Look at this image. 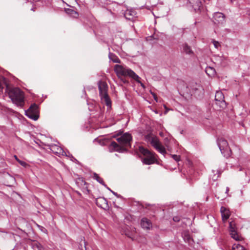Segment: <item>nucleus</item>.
<instances>
[{
	"label": "nucleus",
	"mask_w": 250,
	"mask_h": 250,
	"mask_svg": "<svg viewBox=\"0 0 250 250\" xmlns=\"http://www.w3.org/2000/svg\"><path fill=\"white\" fill-rule=\"evenodd\" d=\"M132 140L131 134L128 133H124L121 137L117 138V141L119 144L115 142H112L109 146V149L118 152H123L125 150V147L130 146V142Z\"/></svg>",
	"instance_id": "f257e3e1"
},
{
	"label": "nucleus",
	"mask_w": 250,
	"mask_h": 250,
	"mask_svg": "<svg viewBox=\"0 0 250 250\" xmlns=\"http://www.w3.org/2000/svg\"><path fill=\"white\" fill-rule=\"evenodd\" d=\"M6 90L9 97L12 102L18 106H22L24 104V94L22 91L18 87L10 88L6 86Z\"/></svg>",
	"instance_id": "f03ea898"
},
{
	"label": "nucleus",
	"mask_w": 250,
	"mask_h": 250,
	"mask_svg": "<svg viewBox=\"0 0 250 250\" xmlns=\"http://www.w3.org/2000/svg\"><path fill=\"white\" fill-rule=\"evenodd\" d=\"M114 71L118 77L128 76L137 82L140 83V77L132 70L121 65L116 64L114 66Z\"/></svg>",
	"instance_id": "7ed1b4c3"
},
{
	"label": "nucleus",
	"mask_w": 250,
	"mask_h": 250,
	"mask_svg": "<svg viewBox=\"0 0 250 250\" xmlns=\"http://www.w3.org/2000/svg\"><path fill=\"white\" fill-rule=\"evenodd\" d=\"M98 88L102 103L105 104L107 106L110 107L111 102L107 93V84L105 82L99 81L98 83Z\"/></svg>",
	"instance_id": "20e7f679"
},
{
	"label": "nucleus",
	"mask_w": 250,
	"mask_h": 250,
	"mask_svg": "<svg viewBox=\"0 0 250 250\" xmlns=\"http://www.w3.org/2000/svg\"><path fill=\"white\" fill-rule=\"evenodd\" d=\"M146 139L160 153L163 155L166 153L165 148L161 144L157 137L151 135H147L146 136Z\"/></svg>",
	"instance_id": "39448f33"
},
{
	"label": "nucleus",
	"mask_w": 250,
	"mask_h": 250,
	"mask_svg": "<svg viewBox=\"0 0 250 250\" xmlns=\"http://www.w3.org/2000/svg\"><path fill=\"white\" fill-rule=\"evenodd\" d=\"M139 151L145 156V158L142 160L145 164L151 165L155 162L156 160L155 153L143 147H139Z\"/></svg>",
	"instance_id": "423d86ee"
},
{
	"label": "nucleus",
	"mask_w": 250,
	"mask_h": 250,
	"mask_svg": "<svg viewBox=\"0 0 250 250\" xmlns=\"http://www.w3.org/2000/svg\"><path fill=\"white\" fill-rule=\"evenodd\" d=\"M217 144L221 153L224 157L228 158L231 155V150L226 140L222 138H220L218 140Z\"/></svg>",
	"instance_id": "0eeeda50"
},
{
	"label": "nucleus",
	"mask_w": 250,
	"mask_h": 250,
	"mask_svg": "<svg viewBox=\"0 0 250 250\" xmlns=\"http://www.w3.org/2000/svg\"><path fill=\"white\" fill-rule=\"evenodd\" d=\"M25 115L34 121L37 120L39 117L38 105L35 104H32L29 108L25 111Z\"/></svg>",
	"instance_id": "6e6552de"
},
{
	"label": "nucleus",
	"mask_w": 250,
	"mask_h": 250,
	"mask_svg": "<svg viewBox=\"0 0 250 250\" xmlns=\"http://www.w3.org/2000/svg\"><path fill=\"white\" fill-rule=\"evenodd\" d=\"M215 103L220 108H223L226 106V104L224 100V96L221 91H217L215 96Z\"/></svg>",
	"instance_id": "1a4fd4ad"
},
{
	"label": "nucleus",
	"mask_w": 250,
	"mask_h": 250,
	"mask_svg": "<svg viewBox=\"0 0 250 250\" xmlns=\"http://www.w3.org/2000/svg\"><path fill=\"white\" fill-rule=\"evenodd\" d=\"M190 87L192 90L191 92L196 95L199 96L201 94L203 93V88L199 84L196 83H193Z\"/></svg>",
	"instance_id": "9d476101"
},
{
	"label": "nucleus",
	"mask_w": 250,
	"mask_h": 250,
	"mask_svg": "<svg viewBox=\"0 0 250 250\" xmlns=\"http://www.w3.org/2000/svg\"><path fill=\"white\" fill-rule=\"evenodd\" d=\"M213 19L215 23H223L225 21V16L222 13L216 12L214 14Z\"/></svg>",
	"instance_id": "9b49d317"
},
{
	"label": "nucleus",
	"mask_w": 250,
	"mask_h": 250,
	"mask_svg": "<svg viewBox=\"0 0 250 250\" xmlns=\"http://www.w3.org/2000/svg\"><path fill=\"white\" fill-rule=\"evenodd\" d=\"M220 211L221 213L222 220L224 222H225L230 216V211L229 209L224 207H222L221 208Z\"/></svg>",
	"instance_id": "f8f14e48"
},
{
	"label": "nucleus",
	"mask_w": 250,
	"mask_h": 250,
	"mask_svg": "<svg viewBox=\"0 0 250 250\" xmlns=\"http://www.w3.org/2000/svg\"><path fill=\"white\" fill-rule=\"evenodd\" d=\"M96 205L100 208H105L107 207V201L103 197H100L96 200Z\"/></svg>",
	"instance_id": "ddd939ff"
},
{
	"label": "nucleus",
	"mask_w": 250,
	"mask_h": 250,
	"mask_svg": "<svg viewBox=\"0 0 250 250\" xmlns=\"http://www.w3.org/2000/svg\"><path fill=\"white\" fill-rule=\"evenodd\" d=\"M142 227L146 229H149L152 227L151 222L146 218H143L141 221Z\"/></svg>",
	"instance_id": "4468645a"
},
{
	"label": "nucleus",
	"mask_w": 250,
	"mask_h": 250,
	"mask_svg": "<svg viewBox=\"0 0 250 250\" xmlns=\"http://www.w3.org/2000/svg\"><path fill=\"white\" fill-rule=\"evenodd\" d=\"M189 2L195 10H199L202 6L200 0H189Z\"/></svg>",
	"instance_id": "2eb2a0df"
},
{
	"label": "nucleus",
	"mask_w": 250,
	"mask_h": 250,
	"mask_svg": "<svg viewBox=\"0 0 250 250\" xmlns=\"http://www.w3.org/2000/svg\"><path fill=\"white\" fill-rule=\"evenodd\" d=\"M183 51L187 54L192 55L193 52L191 49L190 46H188L187 43H184L182 45Z\"/></svg>",
	"instance_id": "dca6fc26"
},
{
	"label": "nucleus",
	"mask_w": 250,
	"mask_h": 250,
	"mask_svg": "<svg viewBox=\"0 0 250 250\" xmlns=\"http://www.w3.org/2000/svg\"><path fill=\"white\" fill-rule=\"evenodd\" d=\"M135 15V12L132 10H127L125 13V17L130 20H131Z\"/></svg>",
	"instance_id": "f3484780"
},
{
	"label": "nucleus",
	"mask_w": 250,
	"mask_h": 250,
	"mask_svg": "<svg viewBox=\"0 0 250 250\" xmlns=\"http://www.w3.org/2000/svg\"><path fill=\"white\" fill-rule=\"evenodd\" d=\"M206 72L207 74L209 77H213L216 74L214 68L211 67H207L206 68Z\"/></svg>",
	"instance_id": "a211bd4d"
},
{
	"label": "nucleus",
	"mask_w": 250,
	"mask_h": 250,
	"mask_svg": "<svg viewBox=\"0 0 250 250\" xmlns=\"http://www.w3.org/2000/svg\"><path fill=\"white\" fill-rule=\"evenodd\" d=\"M93 178L96 180L99 183L106 186L102 178H101L97 173H94L93 174Z\"/></svg>",
	"instance_id": "6ab92c4d"
},
{
	"label": "nucleus",
	"mask_w": 250,
	"mask_h": 250,
	"mask_svg": "<svg viewBox=\"0 0 250 250\" xmlns=\"http://www.w3.org/2000/svg\"><path fill=\"white\" fill-rule=\"evenodd\" d=\"M109 57L110 59L112 60L113 61V62H120L119 59L117 57H116V56L113 54L110 53L109 54Z\"/></svg>",
	"instance_id": "aec40b11"
},
{
	"label": "nucleus",
	"mask_w": 250,
	"mask_h": 250,
	"mask_svg": "<svg viewBox=\"0 0 250 250\" xmlns=\"http://www.w3.org/2000/svg\"><path fill=\"white\" fill-rule=\"evenodd\" d=\"M232 250H246L245 249V248L240 245H239V244H237V245H235L234 244L233 246V247H232Z\"/></svg>",
	"instance_id": "412c9836"
},
{
	"label": "nucleus",
	"mask_w": 250,
	"mask_h": 250,
	"mask_svg": "<svg viewBox=\"0 0 250 250\" xmlns=\"http://www.w3.org/2000/svg\"><path fill=\"white\" fill-rule=\"evenodd\" d=\"M230 235L231 237L233 238L235 240L238 241L240 240L239 236L237 234V232L230 233Z\"/></svg>",
	"instance_id": "4be33fe9"
},
{
	"label": "nucleus",
	"mask_w": 250,
	"mask_h": 250,
	"mask_svg": "<svg viewBox=\"0 0 250 250\" xmlns=\"http://www.w3.org/2000/svg\"><path fill=\"white\" fill-rule=\"evenodd\" d=\"M212 42L216 48H218L220 46V44L218 42L213 40Z\"/></svg>",
	"instance_id": "5701e85b"
},
{
	"label": "nucleus",
	"mask_w": 250,
	"mask_h": 250,
	"mask_svg": "<svg viewBox=\"0 0 250 250\" xmlns=\"http://www.w3.org/2000/svg\"><path fill=\"white\" fill-rule=\"evenodd\" d=\"M172 158L175 160L177 162H178L180 161V156L177 155H171Z\"/></svg>",
	"instance_id": "b1692460"
},
{
	"label": "nucleus",
	"mask_w": 250,
	"mask_h": 250,
	"mask_svg": "<svg viewBox=\"0 0 250 250\" xmlns=\"http://www.w3.org/2000/svg\"><path fill=\"white\" fill-rule=\"evenodd\" d=\"M63 150L60 148V147H57V151H56V153L60 154V155H63Z\"/></svg>",
	"instance_id": "393cba45"
},
{
	"label": "nucleus",
	"mask_w": 250,
	"mask_h": 250,
	"mask_svg": "<svg viewBox=\"0 0 250 250\" xmlns=\"http://www.w3.org/2000/svg\"><path fill=\"white\" fill-rule=\"evenodd\" d=\"M34 247H36L39 250H42V248L40 244L35 243Z\"/></svg>",
	"instance_id": "a878e982"
},
{
	"label": "nucleus",
	"mask_w": 250,
	"mask_h": 250,
	"mask_svg": "<svg viewBox=\"0 0 250 250\" xmlns=\"http://www.w3.org/2000/svg\"><path fill=\"white\" fill-rule=\"evenodd\" d=\"M18 162L21 164V165L22 166H23L24 167H25L27 165L26 163H25V162H23V161H21L20 160H18Z\"/></svg>",
	"instance_id": "bb28decb"
},
{
	"label": "nucleus",
	"mask_w": 250,
	"mask_h": 250,
	"mask_svg": "<svg viewBox=\"0 0 250 250\" xmlns=\"http://www.w3.org/2000/svg\"><path fill=\"white\" fill-rule=\"evenodd\" d=\"M4 88L3 82L0 81V92H2Z\"/></svg>",
	"instance_id": "cd10ccee"
},
{
	"label": "nucleus",
	"mask_w": 250,
	"mask_h": 250,
	"mask_svg": "<svg viewBox=\"0 0 250 250\" xmlns=\"http://www.w3.org/2000/svg\"><path fill=\"white\" fill-rule=\"evenodd\" d=\"M236 227L235 223L234 221H231L229 222V229L231 228H234Z\"/></svg>",
	"instance_id": "c85d7f7f"
},
{
	"label": "nucleus",
	"mask_w": 250,
	"mask_h": 250,
	"mask_svg": "<svg viewBox=\"0 0 250 250\" xmlns=\"http://www.w3.org/2000/svg\"><path fill=\"white\" fill-rule=\"evenodd\" d=\"M229 231L230 233L237 232L236 227L229 229Z\"/></svg>",
	"instance_id": "c756f323"
},
{
	"label": "nucleus",
	"mask_w": 250,
	"mask_h": 250,
	"mask_svg": "<svg viewBox=\"0 0 250 250\" xmlns=\"http://www.w3.org/2000/svg\"><path fill=\"white\" fill-rule=\"evenodd\" d=\"M38 227L40 228V229L43 232L46 233L47 231V230L43 228V227L40 226L39 225H38Z\"/></svg>",
	"instance_id": "7c9ffc66"
},
{
	"label": "nucleus",
	"mask_w": 250,
	"mask_h": 250,
	"mask_svg": "<svg viewBox=\"0 0 250 250\" xmlns=\"http://www.w3.org/2000/svg\"><path fill=\"white\" fill-rule=\"evenodd\" d=\"M66 12L69 14H72L73 12H74V11L73 10L67 9L66 10ZM75 13L77 14L76 12H75Z\"/></svg>",
	"instance_id": "2f4dec72"
},
{
	"label": "nucleus",
	"mask_w": 250,
	"mask_h": 250,
	"mask_svg": "<svg viewBox=\"0 0 250 250\" xmlns=\"http://www.w3.org/2000/svg\"><path fill=\"white\" fill-rule=\"evenodd\" d=\"M173 220L175 222H178L179 221V219L178 217H174L173 218Z\"/></svg>",
	"instance_id": "473e14b6"
},
{
	"label": "nucleus",
	"mask_w": 250,
	"mask_h": 250,
	"mask_svg": "<svg viewBox=\"0 0 250 250\" xmlns=\"http://www.w3.org/2000/svg\"><path fill=\"white\" fill-rule=\"evenodd\" d=\"M108 189H109V190L110 191H111V192H112V193L114 195H115V196H117V197L118 196V194H117L116 192H114V191H112V190H110L109 188H108Z\"/></svg>",
	"instance_id": "72a5a7b5"
},
{
	"label": "nucleus",
	"mask_w": 250,
	"mask_h": 250,
	"mask_svg": "<svg viewBox=\"0 0 250 250\" xmlns=\"http://www.w3.org/2000/svg\"><path fill=\"white\" fill-rule=\"evenodd\" d=\"M139 83L141 84V85L142 86V87H143V88L145 87L144 84L143 83H142L140 81Z\"/></svg>",
	"instance_id": "f704fd0d"
},
{
	"label": "nucleus",
	"mask_w": 250,
	"mask_h": 250,
	"mask_svg": "<svg viewBox=\"0 0 250 250\" xmlns=\"http://www.w3.org/2000/svg\"><path fill=\"white\" fill-rule=\"evenodd\" d=\"M229 188L228 187H227V188H226V192L228 193L229 192Z\"/></svg>",
	"instance_id": "c9c22d12"
},
{
	"label": "nucleus",
	"mask_w": 250,
	"mask_h": 250,
	"mask_svg": "<svg viewBox=\"0 0 250 250\" xmlns=\"http://www.w3.org/2000/svg\"><path fill=\"white\" fill-rule=\"evenodd\" d=\"M122 81L124 83H127V81L126 80H124L123 79H122Z\"/></svg>",
	"instance_id": "e433bc0d"
},
{
	"label": "nucleus",
	"mask_w": 250,
	"mask_h": 250,
	"mask_svg": "<svg viewBox=\"0 0 250 250\" xmlns=\"http://www.w3.org/2000/svg\"><path fill=\"white\" fill-rule=\"evenodd\" d=\"M15 158L17 160V161L18 162L19 159H18L17 157L16 156H15Z\"/></svg>",
	"instance_id": "4c0bfd02"
},
{
	"label": "nucleus",
	"mask_w": 250,
	"mask_h": 250,
	"mask_svg": "<svg viewBox=\"0 0 250 250\" xmlns=\"http://www.w3.org/2000/svg\"><path fill=\"white\" fill-rule=\"evenodd\" d=\"M154 99L157 101L156 98L154 95Z\"/></svg>",
	"instance_id": "58836bf2"
}]
</instances>
